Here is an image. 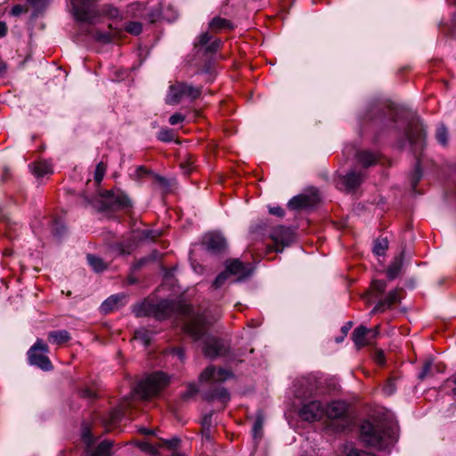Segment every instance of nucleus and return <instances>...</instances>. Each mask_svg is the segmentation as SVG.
Returning <instances> with one entry per match:
<instances>
[{"label":"nucleus","instance_id":"16","mask_svg":"<svg viewBox=\"0 0 456 456\" xmlns=\"http://www.w3.org/2000/svg\"><path fill=\"white\" fill-rule=\"evenodd\" d=\"M364 177V172L353 170L340 177L338 186L343 187L346 191H354L362 183Z\"/></svg>","mask_w":456,"mask_h":456},{"label":"nucleus","instance_id":"52","mask_svg":"<svg viewBox=\"0 0 456 456\" xmlns=\"http://www.w3.org/2000/svg\"><path fill=\"white\" fill-rule=\"evenodd\" d=\"M375 361L379 364L383 365L385 363V355L382 351H378L375 354Z\"/></svg>","mask_w":456,"mask_h":456},{"label":"nucleus","instance_id":"13","mask_svg":"<svg viewBox=\"0 0 456 456\" xmlns=\"http://www.w3.org/2000/svg\"><path fill=\"white\" fill-rule=\"evenodd\" d=\"M221 41L213 37L208 32L201 33L194 42V49L197 53L212 55L218 51Z\"/></svg>","mask_w":456,"mask_h":456},{"label":"nucleus","instance_id":"50","mask_svg":"<svg viewBox=\"0 0 456 456\" xmlns=\"http://www.w3.org/2000/svg\"><path fill=\"white\" fill-rule=\"evenodd\" d=\"M430 369H431V362H425L422 367V370L419 375V378L420 379H423L428 374V372L430 371Z\"/></svg>","mask_w":456,"mask_h":456},{"label":"nucleus","instance_id":"19","mask_svg":"<svg viewBox=\"0 0 456 456\" xmlns=\"http://www.w3.org/2000/svg\"><path fill=\"white\" fill-rule=\"evenodd\" d=\"M126 298L124 294L112 295L108 297L101 305V310L104 314H108L116 308H118Z\"/></svg>","mask_w":456,"mask_h":456},{"label":"nucleus","instance_id":"54","mask_svg":"<svg viewBox=\"0 0 456 456\" xmlns=\"http://www.w3.org/2000/svg\"><path fill=\"white\" fill-rule=\"evenodd\" d=\"M96 39L105 43H109L111 40L110 36L105 33H97Z\"/></svg>","mask_w":456,"mask_h":456},{"label":"nucleus","instance_id":"9","mask_svg":"<svg viewBox=\"0 0 456 456\" xmlns=\"http://www.w3.org/2000/svg\"><path fill=\"white\" fill-rule=\"evenodd\" d=\"M200 94V87H194L185 83H176L170 86L166 102L169 105L177 104L183 98L197 99Z\"/></svg>","mask_w":456,"mask_h":456},{"label":"nucleus","instance_id":"18","mask_svg":"<svg viewBox=\"0 0 456 456\" xmlns=\"http://www.w3.org/2000/svg\"><path fill=\"white\" fill-rule=\"evenodd\" d=\"M370 333L372 334L373 338L376 337L379 333L378 328L375 330H369L365 326L361 325L353 331L352 339L358 349L369 344L367 336Z\"/></svg>","mask_w":456,"mask_h":456},{"label":"nucleus","instance_id":"55","mask_svg":"<svg viewBox=\"0 0 456 456\" xmlns=\"http://www.w3.org/2000/svg\"><path fill=\"white\" fill-rule=\"evenodd\" d=\"M384 392L386 395H392L395 392V387L392 382L387 383L384 387Z\"/></svg>","mask_w":456,"mask_h":456},{"label":"nucleus","instance_id":"44","mask_svg":"<svg viewBox=\"0 0 456 456\" xmlns=\"http://www.w3.org/2000/svg\"><path fill=\"white\" fill-rule=\"evenodd\" d=\"M117 250L118 252V255H129L134 250V246L132 244L124 245V244H118L117 246Z\"/></svg>","mask_w":456,"mask_h":456},{"label":"nucleus","instance_id":"49","mask_svg":"<svg viewBox=\"0 0 456 456\" xmlns=\"http://www.w3.org/2000/svg\"><path fill=\"white\" fill-rule=\"evenodd\" d=\"M269 213L271 215H273V216H284V210L279 207V206H276V207H270L269 208Z\"/></svg>","mask_w":456,"mask_h":456},{"label":"nucleus","instance_id":"45","mask_svg":"<svg viewBox=\"0 0 456 456\" xmlns=\"http://www.w3.org/2000/svg\"><path fill=\"white\" fill-rule=\"evenodd\" d=\"M198 393V387L195 384H189L186 391L183 393V397L188 399L192 397Z\"/></svg>","mask_w":456,"mask_h":456},{"label":"nucleus","instance_id":"25","mask_svg":"<svg viewBox=\"0 0 456 456\" xmlns=\"http://www.w3.org/2000/svg\"><path fill=\"white\" fill-rule=\"evenodd\" d=\"M295 387L297 388L295 391V395L297 397H306L307 395H310L313 392V387L310 385V382L307 379H298L295 383Z\"/></svg>","mask_w":456,"mask_h":456},{"label":"nucleus","instance_id":"21","mask_svg":"<svg viewBox=\"0 0 456 456\" xmlns=\"http://www.w3.org/2000/svg\"><path fill=\"white\" fill-rule=\"evenodd\" d=\"M264 421H265L264 414L262 411H258L256 412V419H255V421H254V424L252 427V436H253V440L255 443H258L263 437Z\"/></svg>","mask_w":456,"mask_h":456},{"label":"nucleus","instance_id":"14","mask_svg":"<svg viewBox=\"0 0 456 456\" xmlns=\"http://www.w3.org/2000/svg\"><path fill=\"white\" fill-rule=\"evenodd\" d=\"M271 239L275 244V251L281 252L283 248L290 245L294 240V234L291 229L280 225L273 229L270 234Z\"/></svg>","mask_w":456,"mask_h":456},{"label":"nucleus","instance_id":"43","mask_svg":"<svg viewBox=\"0 0 456 456\" xmlns=\"http://www.w3.org/2000/svg\"><path fill=\"white\" fill-rule=\"evenodd\" d=\"M65 231H66V227L60 221H55L53 224L52 232L54 235L61 237L64 233Z\"/></svg>","mask_w":456,"mask_h":456},{"label":"nucleus","instance_id":"32","mask_svg":"<svg viewBox=\"0 0 456 456\" xmlns=\"http://www.w3.org/2000/svg\"><path fill=\"white\" fill-rule=\"evenodd\" d=\"M134 338L147 346L151 341V333L145 329H140L134 331Z\"/></svg>","mask_w":456,"mask_h":456},{"label":"nucleus","instance_id":"35","mask_svg":"<svg viewBox=\"0 0 456 456\" xmlns=\"http://www.w3.org/2000/svg\"><path fill=\"white\" fill-rule=\"evenodd\" d=\"M422 177V170L420 167V161L418 159L415 168L411 175V184L413 190L416 189L418 183L420 181Z\"/></svg>","mask_w":456,"mask_h":456},{"label":"nucleus","instance_id":"51","mask_svg":"<svg viewBox=\"0 0 456 456\" xmlns=\"http://www.w3.org/2000/svg\"><path fill=\"white\" fill-rule=\"evenodd\" d=\"M80 396L83 398L92 399L95 396V394L90 388H84L80 391Z\"/></svg>","mask_w":456,"mask_h":456},{"label":"nucleus","instance_id":"61","mask_svg":"<svg viewBox=\"0 0 456 456\" xmlns=\"http://www.w3.org/2000/svg\"><path fill=\"white\" fill-rule=\"evenodd\" d=\"M452 34L456 37V16L452 20Z\"/></svg>","mask_w":456,"mask_h":456},{"label":"nucleus","instance_id":"11","mask_svg":"<svg viewBox=\"0 0 456 456\" xmlns=\"http://www.w3.org/2000/svg\"><path fill=\"white\" fill-rule=\"evenodd\" d=\"M256 266L249 262H242L239 258L230 259V283L248 280L254 273Z\"/></svg>","mask_w":456,"mask_h":456},{"label":"nucleus","instance_id":"31","mask_svg":"<svg viewBox=\"0 0 456 456\" xmlns=\"http://www.w3.org/2000/svg\"><path fill=\"white\" fill-rule=\"evenodd\" d=\"M387 282L382 280H375L371 283V291L373 294V297L375 299H378L386 290L387 289Z\"/></svg>","mask_w":456,"mask_h":456},{"label":"nucleus","instance_id":"15","mask_svg":"<svg viewBox=\"0 0 456 456\" xmlns=\"http://www.w3.org/2000/svg\"><path fill=\"white\" fill-rule=\"evenodd\" d=\"M402 289H395L389 291L384 298L379 299L376 305L370 311V315L378 313H383L390 309L393 305L400 303Z\"/></svg>","mask_w":456,"mask_h":456},{"label":"nucleus","instance_id":"33","mask_svg":"<svg viewBox=\"0 0 456 456\" xmlns=\"http://www.w3.org/2000/svg\"><path fill=\"white\" fill-rule=\"evenodd\" d=\"M228 26V22L225 19L220 17H215L208 25V28L213 32H219Z\"/></svg>","mask_w":456,"mask_h":456},{"label":"nucleus","instance_id":"22","mask_svg":"<svg viewBox=\"0 0 456 456\" xmlns=\"http://www.w3.org/2000/svg\"><path fill=\"white\" fill-rule=\"evenodd\" d=\"M403 252H402L399 256H395L394 261L389 265L387 270V275L389 280H394L400 274L403 265Z\"/></svg>","mask_w":456,"mask_h":456},{"label":"nucleus","instance_id":"41","mask_svg":"<svg viewBox=\"0 0 456 456\" xmlns=\"http://www.w3.org/2000/svg\"><path fill=\"white\" fill-rule=\"evenodd\" d=\"M82 439L86 444L87 448L90 447V445L94 442L91 429L86 425H84L82 428Z\"/></svg>","mask_w":456,"mask_h":456},{"label":"nucleus","instance_id":"57","mask_svg":"<svg viewBox=\"0 0 456 456\" xmlns=\"http://www.w3.org/2000/svg\"><path fill=\"white\" fill-rule=\"evenodd\" d=\"M210 425H211V416H205L202 420L203 428L209 429Z\"/></svg>","mask_w":456,"mask_h":456},{"label":"nucleus","instance_id":"53","mask_svg":"<svg viewBox=\"0 0 456 456\" xmlns=\"http://www.w3.org/2000/svg\"><path fill=\"white\" fill-rule=\"evenodd\" d=\"M179 443L180 440L176 437L165 441V444L168 446V448H176Z\"/></svg>","mask_w":456,"mask_h":456},{"label":"nucleus","instance_id":"8","mask_svg":"<svg viewBox=\"0 0 456 456\" xmlns=\"http://www.w3.org/2000/svg\"><path fill=\"white\" fill-rule=\"evenodd\" d=\"M105 209H127L132 208L129 197L118 188L100 190L98 192Z\"/></svg>","mask_w":456,"mask_h":456},{"label":"nucleus","instance_id":"60","mask_svg":"<svg viewBox=\"0 0 456 456\" xmlns=\"http://www.w3.org/2000/svg\"><path fill=\"white\" fill-rule=\"evenodd\" d=\"M353 322H348L345 326L342 327V332L346 335L348 330L351 329Z\"/></svg>","mask_w":456,"mask_h":456},{"label":"nucleus","instance_id":"29","mask_svg":"<svg viewBox=\"0 0 456 456\" xmlns=\"http://www.w3.org/2000/svg\"><path fill=\"white\" fill-rule=\"evenodd\" d=\"M309 204V199L304 195H297L293 197L289 202L288 207L290 209H300L307 207Z\"/></svg>","mask_w":456,"mask_h":456},{"label":"nucleus","instance_id":"30","mask_svg":"<svg viewBox=\"0 0 456 456\" xmlns=\"http://www.w3.org/2000/svg\"><path fill=\"white\" fill-rule=\"evenodd\" d=\"M388 248V240L387 238H378L374 241L373 253L376 256H381L386 254Z\"/></svg>","mask_w":456,"mask_h":456},{"label":"nucleus","instance_id":"46","mask_svg":"<svg viewBox=\"0 0 456 456\" xmlns=\"http://www.w3.org/2000/svg\"><path fill=\"white\" fill-rule=\"evenodd\" d=\"M185 119V116L181 113H175L169 118V124L172 126H175L179 123L183 122Z\"/></svg>","mask_w":456,"mask_h":456},{"label":"nucleus","instance_id":"62","mask_svg":"<svg viewBox=\"0 0 456 456\" xmlns=\"http://www.w3.org/2000/svg\"><path fill=\"white\" fill-rule=\"evenodd\" d=\"M449 381H451L453 385H454V387L452 388V394L456 396V376H452V378H450Z\"/></svg>","mask_w":456,"mask_h":456},{"label":"nucleus","instance_id":"42","mask_svg":"<svg viewBox=\"0 0 456 456\" xmlns=\"http://www.w3.org/2000/svg\"><path fill=\"white\" fill-rule=\"evenodd\" d=\"M158 139L162 142H171L174 139V134L170 129H162L158 134Z\"/></svg>","mask_w":456,"mask_h":456},{"label":"nucleus","instance_id":"59","mask_svg":"<svg viewBox=\"0 0 456 456\" xmlns=\"http://www.w3.org/2000/svg\"><path fill=\"white\" fill-rule=\"evenodd\" d=\"M174 353L179 357V359L183 360L184 358V351L183 348H175Z\"/></svg>","mask_w":456,"mask_h":456},{"label":"nucleus","instance_id":"63","mask_svg":"<svg viewBox=\"0 0 456 456\" xmlns=\"http://www.w3.org/2000/svg\"><path fill=\"white\" fill-rule=\"evenodd\" d=\"M140 432L142 433V434H145V435H151L152 434V431L148 429V428H141Z\"/></svg>","mask_w":456,"mask_h":456},{"label":"nucleus","instance_id":"6","mask_svg":"<svg viewBox=\"0 0 456 456\" xmlns=\"http://www.w3.org/2000/svg\"><path fill=\"white\" fill-rule=\"evenodd\" d=\"M168 384L167 377L162 372H154L142 380L136 387L135 392L143 399L159 394Z\"/></svg>","mask_w":456,"mask_h":456},{"label":"nucleus","instance_id":"12","mask_svg":"<svg viewBox=\"0 0 456 456\" xmlns=\"http://www.w3.org/2000/svg\"><path fill=\"white\" fill-rule=\"evenodd\" d=\"M297 413L299 418L304 421H319L324 416V405L321 401L314 400L303 403Z\"/></svg>","mask_w":456,"mask_h":456},{"label":"nucleus","instance_id":"10","mask_svg":"<svg viewBox=\"0 0 456 456\" xmlns=\"http://www.w3.org/2000/svg\"><path fill=\"white\" fill-rule=\"evenodd\" d=\"M69 2L71 12L77 20L94 23V18L98 15L95 0H69Z\"/></svg>","mask_w":456,"mask_h":456},{"label":"nucleus","instance_id":"58","mask_svg":"<svg viewBox=\"0 0 456 456\" xmlns=\"http://www.w3.org/2000/svg\"><path fill=\"white\" fill-rule=\"evenodd\" d=\"M7 27L4 22L0 21V37H4L6 35Z\"/></svg>","mask_w":456,"mask_h":456},{"label":"nucleus","instance_id":"4","mask_svg":"<svg viewBox=\"0 0 456 456\" xmlns=\"http://www.w3.org/2000/svg\"><path fill=\"white\" fill-rule=\"evenodd\" d=\"M228 379V370L225 368L209 366L207 367L200 375V382H205L210 387V398L223 397L225 395L226 389L224 384Z\"/></svg>","mask_w":456,"mask_h":456},{"label":"nucleus","instance_id":"34","mask_svg":"<svg viewBox=\"0 0 456 456\" xmlns=\"http://www.w3.org/2000/svg\"><path fill=\"white\" fill-rule=\"evenodd\" d=\"M436 138L438 143L443 146L448 144V130L444 125H439L436 128Z\"/></svg>","mask_w":456,"mask_h":456},{"label":"nucleus","instance_id":"5","mask_svg":"<svg viewBox=\"0 0 456 456\" xmlns=\"http://www.w3.org/2000/svg\"><path fill=\"white\" fill-rule=\"evenodd\" d=\"M348 405L341 400L332 401L324 406V416L330 419V427L334 432H343L349 426Z\"/></svg>","mask_w":456,"mask_h":456},{"label":"nucleus","instance_id":"36","mask_svg":"<svg viewBox=\"0 0 456 456\" xmlns=\"http://www.w3.org/2000/svg\"><path fill=\"white\" fill-rule=\"evenodd\" d=\"M346 456H373V454L359 450L354 444H348L345 446Z\"/></svg>","mask_w":456,"mask_h":456},{"label":"nucleus","instance_id":"48","mask_svg":"<svg viewBox=\"0 0 456 456\" xmlns=\"http://www.w3.org/2000/svg\"><path fill=\"white\" fill-rule=\"evenodd\" d=\"M139 447L144 451V452H147L151 454H153V455H157L158 454V450L151 444L149 443H141Z\"/></svg>","mask_w":456,"mask_h":456},{"label":"nucleus","instance_id":"1","mask_svg":"<svg viewBox=\"0 0 456 456\" xmlns=\"http://www.w3.org/2000/svg\"><path fill=\"white\" fill-rule=\"evenodd\" d=\"M133 311L137 317L152 316L159 321L172 316L190 317L183 325V330L193 340H202V349L206 356L215 358L221 355L224 351L223 341L208 333L204 319L201 316H191L193 309L190 305L175 300H162L157 304L150 300H144L134 306Z\"/></svg>","mask_w":456,"mask_h":456},{"label":"nucleus","instance_id":"7","mask_svg":"<svg viewBox=\"0 0 456 456\" xmlns=\"http://www.w3.org/2000/svg\"><path fill=\"white\" fill-rule=\"evenodd\" d=\"M49 346L42 339H37L27 353L28 362L30 365L36 366L44 371H50L53 369L47 354Z\"/></svg>","mask_w":456,"mask_h":456},{"label":"nucleus","instance_id":"47","mask_svg":"<svg viewBox=\"0 0 456 456\" xmlns=\"http://www.w3.org/2000/svg\"><path fill=\"white\" fill-rule=\"evenodd\" d=\"M192 165H193V160L190 157L186 160L183 161L180 164V167L183 170L184 174H189L192 170Z\"/></svg>","mask_w":456,"mask_h":456},{"label":"nucleus","instance_id":"64","mask_svg":"<svg viewBox=\"0 0 456 456\" xmlns=\"http://www.w3.org/2000/svg\"><path fill=\"white\" fill-rule=\"evenodd\" d=\"M146 262V259H141L137 265V267H140L141 265H142L144 263Z\"/></svg>","mask_w":456,"mask_h":456},{"label":"nucleus","instance_id":"23","mask_svg":"<svg viewBox=\"0 0 456 456\" xmlns=\"http://www.w3.org/2000/svg\"><path fill=\"white\" fill-rule=\"evenodd\" d=\"M357 161L364 167L375 165L378 161L377 153L370 151H362L356 153Z\"/></svg>","mask_w":456,"mask_h":456},{"label":"nucleus","instance_id":"17","mask_svg":"<svg viewBox=\"0 0 456 456\" xmlns=\"http://www.w3.org/2000/svg\"><path fill=\"white\" fill-rule=\"evenodd\" d=\"M202 246L212 253H218L225 247V238L219 232H211L202 238Z\"/></svg>","mask_w":456,"mask_h":456},{"label":"nucleus","instance_id":"37","mask_svg":"<svg viewBox=\"0 0 456 456\" xmlns=\"http://www.w3.org/2000/svg\"><path fill=\"white\" fill-rule=\"evenodd\" d=\"M125 30L131 35L138 36L142 31V25L138 21H129L126 24Z\"/></svg>","mask_w":456,"mask_h":456},{"label":"nucleus","instance_id":"39","mask_svg":"<svg viewBox=\"0 0 456 456\" xmlns=\"http://www.w3.org/2000/svg\"><path fill=\"white\" fill-rule=\"evenodd\" d=\"M161 235V232L159 230H143L141 232L140 238L144 240L154 241L157 238Z\"/></svg>","mask_w":456,"mask_h":456},{"label":"nucleus","instance_id":"3","mask_svg":"<svg viewBox=\"0 0 456 456\" xmlns=\"http://www.w3.org/2000/svg\"><path fill=\"white\" fill-rule=\"evenodd\" d=\"M360 432L362 442L378 450H387L397 441L396 425L387 420H364Z\"/></svg>","mask_w":456,"mask_h":456},{"label":"nucleus","instance_id":"24","mask_svg":"<svg viewBox=\"0 0 456 456\" xmlns=\"http://www.w3.org/2000/svg\"><path fill=\"white\" fill-rule=\"evenodd\" d=\"M32 173L37 178L43 177L48 174L53 173V168L50 163L45 160L35 162L31 165Z\"/></svg>","mask_w":456,"mask_h":456},{"label":"nucleus","instance_id":"2","mask_svg":"<svg viewBox=\"0 0 456 456\" xmlns=\"http://www.w3.org/2000/svg\"><path fill=\"white\" fill-rule=\"evenodd\" d=\"M369 124L399 130L402 136L397 141V147L400 149L410 146L411 151L417 153L424 146V125L413 111L403 107L392 105L384 109L379 104H374L360 118L362 129Z\"/></svg>","mask_w":456,"mask_h":456},{"label":"nucleus","instance_id":"20","mask_svg":"<svg viewBox=\"0 0 456 456\" xmlns=\"http://www.w3.org/2000/svg\"><path fill=\"white\" fill-rule=\"evenodd\" d=\"M47 339L50 343L61 346L68 343L70 339V334L65 330H53L48 333Z\"/></svg>","mask_w":456,"mask_h":456},{"label":"nucleus","instance_id":"40","mask_svg":"<svg viewBox=\"0 0 456 456\" xmlns=\"http://www.w3.org/2000/svg\"><path fill=\"white\" fill-rule=\"evenodd\" d=\"M106 169H107V166L102 161H101L100 163L97 164L95 172H94V180H95L96 183H98V184L101 183V182L102 181V179L104 177Z\"/></svg>","mask_w":456,"mask_h":456},{"label":"nucleus","instance_id":"56","mask_svg":"<svg viewBox=\"0 0 456 456\" xmlns=\"http://www.w3.org/2000/svg\"><path fill=\"white\" fill-rule=\"evenodd\" d=\"M23 12V7L21 5H14L12 10H11V13L14 16H18L20 15L21 12Z\"/></svg>","mask_w":456,"mask_h":456},{"label":"nucleus","instance_id":"28","mask_svg":"<svg viewBox=\"0 0 456 456\" xmlns=\"http://www.w3.org/2000/svg\"><path fill=\"white\" fill-rule=\"evenodd\" d=\"M87 261L89 265L93 268V270L96 273H101L107 269L108 265L103 262V260L94 255L88 254Z\"/></svg>","mask_w":456,"mask_h":456},{"label":"nucleus","instance_id":"38","mask_svg":"<svg viewBox=\"0 0 456 456\" xmlns=\"http://www.w3.org/2000/svg\"><path fill=\"white\" fill-rule=\"evenodd\" d=\"M228 280V265L225 269L217 275L215 281L212 283V287L216 289L221 288Z\"/></svg>","mask_w":456,"mask_h":456},{"label":"nucleus","instance_id":"27","mask_svg":"<svg viewBox=\"0 0 456 456\" xmlns=\"http://www.w3.org/2000/svg\"><path fill=\"white\" fill-rule=\"evenodd\" d=\"M113 443L110 440L101 442L89 456H110V450Z\"/></svg>","mask_w":456,"mask_h":456},{"label":"nucleus","instance_id":"26","mask_svg":"<svg viewBox=\"0 0 456 456\" xmlns=\"http://www.w3.org/2000/svg\"><path fill=\"white\" fill-rule=\"evenodd\" d=\"M126 405L121 404L118 407L113 409L109 416L108 419L104 420V424L106 426H113L118 424L123 418L124 412L126 410Z\"/></svg>","mask_w":456,"mask_h":456}]
</instances>
